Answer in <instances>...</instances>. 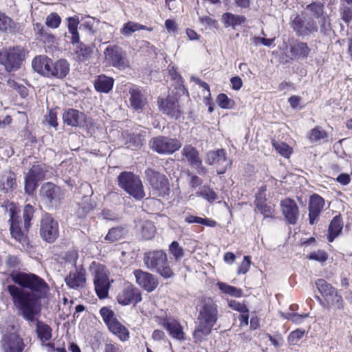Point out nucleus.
Listing matches in <instances>:
<instances>
[{
    "mask_svg": "<svg viewBox=\"0 0 352 352\" xmlns=\"http://www.w3.org/2000/svg\"><path fill=\"white\" fill-rule=\"evenodd\" d=\"M343 219L340 214L336 215L330 223L327 230V239L328 242L332 243L338 236H339L343 229Z\"/></svg>",
    "mask_w": 352,
    "mask_h": 352,
    "instance_id": "obj_29",
    "label": "nucleus"
},
{
    "mask_svg": "<svg viewBox=\"0 0 352 352\" xmlns=\"http://www.w3.org/2000/svg\"><path fill=\"white\" fill-rule=\"evenodd\" d=\"M16 186V175L13 172L8 171L1 176L0 188L5 192L12 191Z\"/></svg>",
    "mask_w": 352,
    "mask_h": 352,
    "instance_id": "obj_38",
    "label": "nucleus"
},
{
    "mask_svg": "<svg viewBox=\"0 0 352 352\" xmlns=\"http://www.w3.org/2000/svg\"><path fill=\"white\" fill-rule=\"evenodd\" d=\"M315 284L321 295V297L316 296V299L323 308L329 309L334 307L339 310L344 309V299L335 287L323 278L317 279Z\"/></svg>",
    "mask_w": 352,
    "mask_h": 352,
    "instance_id": "obj_4",
    "label": "nucleus"
},
{
    "mask_svg": "<svg viewBox=\"0 0 352 352\" xmlns=\"http://www.w3.org/2000/svg\"><path fill=\"white\" fill-rule=\"evenodd\" d=\"M307 316V314H299L297 313H293L289 314V317L287 318V319L292 321L293 322L298 324L301 322L302 319L306 318Z\"/></svg>",
    "mask_w": 352,
    "mask_h": 352,
    "instance_id": "obj_62",
    "label": "nucleus"
},
{
    "mask_svg": "<svg viewBox=\"0 0 352 352\" xmlns=\"http://www.w3.org/2000/svg\"><path fill=\"white\" fill-rule=\"evenodd\" d=\"M340 10L342 19L349 24L352 21V8L347 6H343Z\"/></svg>",
    "mask_w": 352,
    "mask_h": 352,
    "instance_id": "obj_59",
    "label": "nucleus"
},
{
    "mask_svg": "<svg viewBox=\"0 0 352 352\" xmlns=\"http://www.w3.org/2000/svg\"><path fill=\"white\" fill-rule=\"evenodd\" d=\"M33 25L34 32L39 41L48 44H52L54 42V36L50 33L48 27L45 28L39 23H34Z\"/></svg>",
    "mask_w": 352,
    "mask_h": 352,
    "instance_id": "obj_35",
    "label": "nucleus"
},
{
    "mask_svg": "<svg viewBox=\"0 0 352 352\" xmlns=\"http://www.w3.org/2000/svg\"><path fill=\"white\" fill-rule=\"evenodd\" d=\"M100 314L107 327L118 320L114 311L108 307H102L100 310Z\"/></svg>",
    "mask_w": 352,
    "mask_h": 352,
    "instance_id": "obj_47",
    "label": "nucleus"
},
{
    "mask_svg": "<svg viewBox=\"0 0 352 352\" xmlns=\"http://www.w3.org/2000/svg\"><path fill=\"white\" fill-rule=\"evenodd\" d=\"M126 229L124 226H117L111 228L105 236L107 241L110 242L117 241L124 237Z\"/></svg>",
    "mask_w": 352,
    "mask_h": 352,
    "instance_id": "obj_41",
    "label": "nucleus"
},
{
    "mask_svg": "<svg viewBox=\"0 0 352 352\" xmlns=\"http://www.w3.org/2000/svg\"><path fill=\"white\" fill-rule=\"evenodd\" d=\"M206 163L214 166L218 175L224 174L231 167L232 161L228 158L226 149L218 148L209 151L206 155Z\"/></svg>",
    "mask_w": 352,
    "mask_h": 352,
    "instance_id": "obj_11",
    "label": "nucleus"
},
{
    "mask_svg": "<svg viewBox=\"0 0 352 352\" xmlns=\"http://www.w3.org/2000/svg\"><path fill=\"white\" fill-rule=\"evenodd\" d=\"M14 330V327L11 328ZM25 347L23 339L14 331H6L1 339V349L3 352H23Z\"/></svg>",
    "mask_w": 352,
    "mask_h": 352,
    "instance_id": "obj_12",
    "label": "nucleus"
},
{
    "mask_svg": "<svg viewBox=\"0 0 352 352\" xmlns=\"http://www.w3.org/2000/svg\"><path fill=\"white\" fill-rule=\"evenodd\" d=\"M251 265V256H245L243 257V260L240 263L239 266L237 269L238 274H246L250 268Z\"/></svg>",
    "mask_w": 352,
    "mask_h": 352,
    "instance_id": "obj_57",
    "label": "nucleus"
},
{
    "mask_svg": "<svg viewBox=\"0 0 352 352\" xmlns=\"http://www.w3.org/2000/svg\"><path fill=\"white\" fill-rule=\"evenodd\" d=\"M36 333L41 340L45 342L51 338V328L42 322H36Z\"/></svg>",
    "mask_w": 352,
    "mask_h": 352,
    "instance_id": "obj_42",
    "label": "nucleus"
},
{
    "mask_svg": "<svg viewBox=\"0 0 352 352\" xmlns=\"http://www.w3.org/2000/svg\"><path fill=\"white\" fill-rule=\"evenodd\" d=\"M151 148L159 154L170 155L179 151L182 143L177 138L159 135L151 138L149 142Z\"/></svg>",
    "mask_w": 352,
    "mask_h": 352,
    "instance_id": "obj_10",
    "label": "nucleus"
},
{
    "mask_svg": "<svg viewBox=\"0 0 352 352\" xmlns=\"http://www.w3.org/2000/svg\"><path fill=\"white\" fill-rule=\"evenodd\" d=\"M219 317V307L214 301L208 299L202 302L198 313V322L192 332L195 343L202 342L211 333Z\"/></svg>",
    "mask_w": 352,
    "mask_h": 352,
    "instance_id": "obj_3",
    "label": "nucleus"
},
{
    "mask_svg": "<svg viewBox=\"0 0 352 352\" xmlns=\"http://www.w3.org/2000/svg\"><path fill=\"white\" fill-rule=\"evenodd\" d=\"M169 251L175 260H179L184 256V249L176 241H173L169 245Z\"/></svg>",
    "mask_w": 352,
    "mask_h": 352,
    "instance_id": "obj_51",
    "label": "nucleus"
},
{
    "mask_svg": "<svg viewBox=\"0 0 352 352\" xmlns=\"http://www.w3.org/2000/svg\"><path fill=\"white\" fill-rule=\"evenodd\" d=\"M133 274L137 284L148 293L153 292L159 285L157 277L151 273L138 269L133 271Z\"/></svg>",
    "mask_w": 352,
    "mask_h": 352,
    "instance_id": "obj_23",
    "label": "nucleus"
},
{
    "mask_svg": "<svg viewBox=\"0 0 352 352\" xmlns=\"http://www.w3.org/2000/svg\"><path fill=\"white\" fill-rule=\"evenodd\" d=\"M143 261L148 269L156 272L164 278H170L175 275L168 260L167 254L162 250H151L145 252Z\"/></svg>",
    "mask_w": 352,
    "mask_h": 352,
    "instance_id": "obj_5",
    "label": "nucleus"
},
{
    "mask_svg": "<svg viewBox=\"0 0 352 352\" xmlns=\"http://www.w3.org/2000/svg\"><path fill=\"white\" fill-rule=\"evenodd\" d=\"M272 144L275 150L285 158H289L292 153V148L285 142H278L273 140Z\"/></svg>",
    "mask_w": 352,
    "mask_h": 352,
    "instance_id": "obj_44",
    "label": "nucleus"
},
{
    "mask_svg": "<svg viewBox=\"0 0 352 352\" xmlns=\"http://www.w3.org/2000/svg\"><path fill=\"white\" fill-rule=\"evenodd\" d=\"M67 125L89 129L94 126V122L92 118L87 117L84 113L70 109L67 110Z\"/></svg>",
    "mask_w": 352,
    "mask_h": 352,
    "instance_id": "obj_27",
    "label": "nucleus"
},
{
    "mask_svg": "<svg viewBox=\"0 0 352 352\" xmlns=\"http://www.w3.org/2000/svg\"><path fill=\"white\" fill-rule=\"evenodd\" d=\"M328 137L327 133L320 126L311 129L309 133V140L311 142H316Z\"/></svg>",
    "mask_w": 352,
    "mask_h": 352,
    "instance_id": "obj_43",
    "label": "nucleus"
},
{
    "mask_svg": "<svg viewBox=\"0 0 352 352\" xmlns=\"http://www.w3.org/2000/svg\"><path fill=\"white\" fill-rule=\"evenodd\" d=\"M217 102L221 109H232L235 104V102L228 98L226 94H219L217 98Z\"/></svg>",
    "mask_w": 352,
    "mask_h": 352,
    "instance_id": "obj_49",
    "label": "nucleus"
},
{
    "mask_svg": "<svg viewBox=\"0 0 352 352\" xmlns=\"http://www.w3.org/2000/svg\"><path fill=\"white\" fill-rule=\"evenodd\" d=\"M324 205V199L318 194L314 193L310 196L308 206L309 223L310 225H314L318 221Z\"/></svg>",
    "mask_w": 352,
    "mask_h": 352,
    "instance_id": "obj_26",
    "label": "nucleus"
},
{
    "mask_svg": "<svg viewBox=\"0 0 352 352\" xmlns=\"http://www.w3.org/2000/svg\"><path fill=\"white\" fill-rule=\"evenodd\" d=\"M142 235L145 240L153 239L156 232V228L153 222L146 221L144 222L142 226Z\"/></svg>",
    "mask_w": 352,
    "mask_h": 352,
    "instance_id": "obj_46",
    "label": "nucleus"
},
{
    "mask_svg": "<svg viewBox=\"0 0 352 352\" xmlns=\"http://www.w3.org/2000/svg\"><path fill=\"white\" fill-rule=\"evenodd\" d=\"M217 285L222 293L232 297L241 298L243 295V292L241 288L230 285L226 283L218 282Z\"/></svg>",
    "mask_w": 352,
    "mask_h": 352,
    "instance_id": "obj_40",
    "label": "nucleus"
},
{
    "mask_svg": "<svg viewBox=\"0 0 352 352\" xmlns=\"http://www.w3.org/2000/svg\"><path fill=\"white\" fill-rule=\"evenodd\" d=\"M79 22L78 16L67 18V28L69 33L72 34V43L74 45L77 44V50H76V58L80 62H83L90 57L92 50L90 47L87 46L82 43H80L79 34L78 32Z\"/></svg>",
    "mask_w": 352,
    "mask_h": 352,
    "instance_id": "obj_9",
    "label": "nucleus"
},
{
    "mask_svg": "<svg viewBox=\"0 0 352 352\" xmlns=\"http://www.w3.org/2000/svg\"><path fill=\"white\" fill-rule=\"evenodd\" d=\"M61 21V19L56 13H52L46 19V25L48 28H56L58 27Z\"/></svg>",
    "mask_w": 352,
    "mask_h": 352,
    "instance_id": "obj_56",
    "label": "nucleus"
},
{
    "mask_svg": "<svg viewBox=\"0 0 352 352\" xmlns=\"http://www.w3.org/2000/svg\"><path fill=\"white\" fill-rule=\"evenodd\" d=\"M63 195L60 187L52 182H45L40 188L42 201L50 207H56L60 204Z\"/></svg>",
    "mask_w": 352,
    "mask_h": 352,
    "instance_id": "obj_17",
    "label": "nucleus"
},
{
    "mask_svg": "<svg viewBox=\"0 0 352 352\" xmlns=\"http://www.w3.org/2000/svg\"><path fill=\"white\" fill-rule=\"evenodd\" d=\"M6 265L10 267H16L19 265V260L16 256H8L6 258Z\"/></svg>",
    "mask_w": 352,
    "mask_h": 352,
    "instance_id": "obj_64",
    "label": "nucleus"
},
{
    "mask_svg": "<svg viewBox=\"0 0 352 352\" xmlns=\"http://www.w3.org/2000/svg\"><path fill=\"white\" fill-rule=\"evenodd\" d=\"M169 74L171 80L174 81V87L176 90L175 95L183 96L184 94L188 95V91L184 85V80L179 72L175 69V67H171L169 70Z\"/></svg>",
    "mask_w": 352,
    "mask_h": 352,
    "instance_id": "obj_34",
    "label": "nucleus"
},
{
    "mask_svg": "<svg viewBox=\"0 0 352 352\" xmlns=\"http://www.w3.org/2000/svg\"><path fill=\"white\" fill-rule=\"evenodd\" d=\"M34 72L43 76H57L58 67H32Z\"/></svg>",
    "mask_w": 352,
    "mask_h": 352,
    "instance_id": "obj_52",
    "label": "nucleus"
},
{
    "mask_svg": "<svg viewBox=\"0 0 352 352\" xmlns=\"http://www.w3.org/2000/svg\"><path fill=\"white\" fill-rule=\"evenodd\" d=\"M280 207L286 223L296 225L300 215L299 208L296 201L289 197L285 198L280 201Z\"/></svg>",
    "mask_w": 352,
    "mask_h": 352,
    "instance_id": "obj_19",
    "label": "nucleus"
},
{
    "mask_svg": "<svg viewBox=\"0 0 352 352\" xmlns=\"http://www.w3.org/2000/svg\"><path fill=\"white\" fill-rule=\"evenodd\" d=\"M0 31L15 34L20 31L19 23H15L10 17L0 12Z\"/></svg>",
    "mask_w": 352,
    "mask_h": 352,
    "instance_id": "obj_33",
    "label": "nucleus"
},
{
    "mask_svg": "<svg viewBox=\"0 0 352 352\" xmlns=\"http://www.w3.org/2000/svg\"><path fill=\"white\" fill-rule=\"evenodd\" d=\"M109 331L116 336L121 342L128 341L130 338L129 329L118 320L107 327Z\"/></svg>",
    "mask_w": 352,
    "mask_h": 352,
    "instance_id": "obj_32",
    "label": "nucleus"
},
{
    "mask_svg": "<svg viewBox=\"0 0 352 352\" xmlns=\"http://www.w3.org/2000/svg\"><path fill=\"white\" fill-rule=\"evenodd\" d=\"M86 280V270L80 265L67 276V286L76 289H81L85 287Z\"/></svg>",
    "mask_w": 352,
    "mask_h": 352,
    "instance_id": "obj_28",
    "label": "nucleus"
},
{
    "mask_svg": "<svg viewBox=\"0 0 352 352\" xmlns=\"http://www.w3.org/2000/svg\"><path fill=\"white\" fill-rule=\"evenodd\" d=\"M23 47L17 46L0 51V64L3 66H21L25 59Z\"/></svg>",
    "mask_w": 352,
    "mask_h": 352,
    "instance_id": "obj_15",
    "label": "nucleus"
},
{
    "mask_svg": "<svg viewBox=\"0 0 352 352\" xmlns=\"http://www.w3.org/2000/svg\"><path fill=\"white\" fill-rule=\"evenodd\" d=\"M35 208L30 204H26L23 208V217L24 220V228L28 232L31 227V220L34 217Z\"/></svg>",
    "mask_w": 352,
    "mask_h": 352,
    "instance_id": "obj_45",
    "label": "nucleus"
},
{
    "mask_svg": "<svg viewBox=\"0 0 352 352\" xmlns=\"http://www.w3.org/2000/svg\"><path fill=\"white\" fill-rule=\"evenodd\" d=\"M96 294L99 299H105L109 296L111 282L106 267L93 261L90 265Z\"/></svg>",
    "mask_w": 352,
    "mask_h": 352,
    "instance_id": "obj_6",
    "label": "nucleus"
},
{
    "mask_svg": "<svg viewBox=\"0 0 352 352\" xmlns=\"http://www.w3.org/2000/svg\"><path fill=\"white\" fill-rule=\"evenodd\" d=\"M103 352H124L122 346L113 341L109 340L106 342L103 346Z\"/></svg>",
    "mask_w": 352,
    "mask_h": 352,
    "instance_id": "obj_54",
    "label": "nucleus"
},
{
    "mask_svg": "<svg viewBox=\"0 0 352 352\" xmlns=\"http://www.w3.org/2000/svg\"><path fill=\"white\" fill-rule=\"evenodd\" d=\"M144 173L153 195L160 197L169 195L170 185L165 175L151 168H146Z\"/></svg>",
    "mask_w": 352,
    "mask_h": 352,
    "instance_id": "obj_8",
    "label": "nucleus"
},
{
    "mask_svg": "<svg viewBox=\"0 0 352 352\" xmlns=\"http://www.w3.org/2000/svg\"><path fill=\"white\" fill-rule=\"evenodd\" d=\"M142 30L151 32L153 31V28L130 21L124 23L123 27L120 30V34L125 36H129L135 32Z\"/></svg>",
    "mask_w": 352,
    "mask_h": 352,
    "instance_id": "obj_39",
    "label": "nucleus"
},
{
    "mask_svg": "<svg viewBox=\"0 0 352 352\" xmlns=\"http://www.w3.org/2000/svg\"><path fill=\"white\" fill-rule=\"evenodd\" d=\"M118 186L136 200L145 196L144 186L139 176L132 172L123 171L118 177Z\"/></svg>",
    "mask_w": 352,
    "mask_h": 352,
    "instance_id": "obj_7",
    "label": "nucleus"
},
{
    "mask_svg": "<svg viewBox=\"0 0 352 352\" xmlns=\"http://www.w3.org/2000/svg\"><path fill=\"white\" fill-rule=\"evenodd\" d=\"M118 302L121 305H136L142 301V292L134 285L129 282L124 283L116 297Z\"/></svg>",
    "mask_w": 352,
    "mask_h": 352,
    "instance_id": "obj_13",
    "label": "nucleus"
},
{
    "mask_svg": "<svg viewBox=\"0 0 352 352\" xmlns=\"http://www.w3.org/2000/svg\"><path fill=\"white\" fill-rule=\"evenodd\" d=\"M114 79L104 74L98 75L94 80V85L96 91L108 94L113 87Z\"/></svg>",
    "mask_w": 352,
    "mask_h": 352,
    "instance_id": "obj_30",
    "label": "nucleus"
},
{
    "mask_svg": "<svg viewBox=\"0 0 352 352\" xmlns=\"http://www.w3.org/2000/svg\"><path fill=\"white\" fill-rule=\"evenodd\" d=\"M328 253L323 250H318L307 255V258L309 260H313L320 263L326 262L328 260Z\"/></svg>",
    "mask_w": 352,
    "mask_h": 352,
    "instance_id": "obj_50",
    "label": "nucleus"
},
{
    "mask_svg": "<svg viewBox=\"0 0 352 352\" xmlns=\"http://www.w3.org/2000/svg\"><path fill=\"white\" fill-rule=\"evenodd\" d=\"M230 82L232 84V88L234 90H239L243 85L242 80L239 76H234L230 79Z\"/></svg>",
    "mask_w": 352,
    "mask_h": 352,
    "instance_id": "obj_63",
    "label": "nucleus"
},
{
    "mask_svg": "<svg viewBox=\"0 0 352 352\" xmlns=\"http://www.w3.org/2000/svg\"><path fill=\"white\" fill-rule=\"evenodd\" d=\"M11 277L21 287L14 285L7 287L14 307L25 320L34 322L35 316L41 310L40 299L49 291L48 285L43 278L32 273L14 272Z\"/></svg>",
    "mask_w": 352,
    "mask_h": 352,
    "instance_id": "obj_1",
    "label": "nucleus"
},
{
    "mask_svg": "<svg viewBox=\"0 0 352 352\" xmlns=\"http://www.w3.org/2000/svg\"><path fill=\"white\" fill-rule=\"evenodd\" d=\"M8 213L9 217L10 234L13 239L20 243L23 248L28 245V239L27 236L23 232L19 226V216L16 212V208L13 204L8 206Z\"/></svg>",
    "mask_w": 352,
    "mask_h": 352,
    "instance_id": "obj_16",
    "label": "nucleus"
},
{
    "mask_svg": "<svg viewBox=\"0 0 352 352\" xmlns=\"http://www.w3.org/2000/svg\"><path fill=\"white\" fill-rule=\"evenodd\" d=\"M351 181V179L347 173H341L336 178V182L343 186L348 185Z\"/></svg>",
    "mask_w": 352,
    "mask_h": 352,
    "instance_id": "obj_61",
    "label": "nucleus"
},
{
    "mask_svg": "<svg viewBox=\"0 0 352 352\" xmlns=\"http://www.w3.org/2000/svg\"><path fill=\"white\" fill-rule=\"evenodd\" d=\"M105 60L112 66H126V54L118 45H108L104 52Z\"/></svg>",
    "mask_w": 352,
    "mask_h": 352,
    "instance_id": "obj_21",
    "label": "nucleus"
},
{
    "mask_svg": "<svg viewBox=\"0 0 352 352\" xmlns=\"http://www.w3.org/2000/svg\"><path fill=\"white\" fill-rule=\"evenodd\" d=\"M197 195L201 197L210 203H212L218 199L217 192L208 186H203L201 190L197 192Z\"/></svg>",
    "mask_w": 352,
    "mask_h": 352,
    "instance_id": "obj_48",
    "label": "nucleus"
},
{
    "mask_svg": "<svg viewBox=\"0 0 352 352\" xmlns=\"http://www.w3.org/2000/svg\"><path fill=\"white\" fill-rule=\"evenodd\" d=\"M157 104L160 111L171 119L178 120L182 115L176 95H168L166 98L159 97Z\"/></svg>",
    "mask_w": 352,
    "mask_h": 352,
    "instance_id": "obj_14",
    "label": "nucleus"
},
{
    "mask_svg": "<svg viewBox=\"0 0 352 352\" xmlns=\"http://www.w3.org/2000/svg\"><path fill=\"white\" fill-rule=\"evenodd\" d=\"M291 28L298 37L314 36L319 32L327 36L331 32V19L325 12L324 3L313 1L300 14L291 18Z\"/></svg>",
    "mask_w": 352,
    "mask_h": 352,
    "instance_id": "obj_2",
    "label": "nucleus"
},
{
    "mask_svg": "<svg viewBox=\"0 0 352 352\" xmlns=\"http://www.w3.org/2000/svg\"><path fill=\"white\" fill-rule=\"evenodd\" d=\"M160 324L167 331L168 335L172 338L178 340H184L186 339L184 328L177 319L167 316L162 318Z\"/></svg>",
    "mask_w": 352,
    "mask_h": 352,
    "instance_id": "obj_22",
    "label": "nucleus"
},
{
    "mask_svg": "<svg viewBox=\"0 0 352 352\" xmlns=\"http://www.w3.org/2000/svg\"><path fill=\"white\" fill-rule=\"evenodd\" d=\"M43 169L39 165L33 166L26 173L25 177V192L28 195H33L38 182L43 177Z\"/></svg>",
    "mask_w": 352,
    "mask_h": 352,
    "instance_id": "obj_24",
    "label": "nucleus"
},
{
    "mask_svg": "<svg viewBox=\"0 0 352 352\" xmlns=\"http://www.w3.org/2000/svg\"><path fill=\"white\" fill-rule=\"evenodd\" d=\"M310 52L307 44L302 41H298L290 47L291 58L302 60L306 58Z\"/></svg>",
    "mask_w": 352,
    "mask_h": 352,
    "instance_id": "obj_31",
    "label": "nucleus"
},
{
    "mask_svg": "<svg viewBox=\"0 0 352 352\" xmlns=\"http://www.w3.org/2000/svg\"><path fill=\"white\" fill-rule=\"evenodd\" d=\"M246 21V17L243 15L234 14L231 12H226L222 15V22L226 28L231 27L233 29L238 25L243 24Z\"/></svg>",
    "mask_w": 352,
    "mask_h": 352,
    "instance_id": "obj_37",
    "label": "nucleus"
},
{
    "mask_svg": "<svg viewBox=\"0 0 352 352\" xmlns=\"http://www.w3.org/2000/svg\"><path fill=\"white\" fill-rule=\"evenodd\" d=\"M254 204L257 210L264 216L265 218H274L275 210L274 207L267 204L265 197L256 196Z\"/></svg>",
    "mask_w": 352,
    "mask_h": 352,
    "instance_id": "obj_36",
    "label": "nucleus"
},
{
    "mask_svg": "<svg viewBox=\"0 0 352 352\" xmlns=\"http://www.w3.org/2000/svg\"><path fill=\"white\" fill-rule=\"evenodd\" d=\"M52 60L50 58L44 55H40L32 60V66H50Z\"/></svg>",
    "mask_w": 352,
    "mask_h": 352,
    "instance_id": "obj_58",
    "label": "nucleus"
},
{
    "mask_svg": "<svg viewBox=\"0 0 352 352\" xmlns=\"http://www.w3.org/2000/svg\"><path fill=\"white\" fill-rule=\"evenodd\" d=\"M40 234L48 243L54 242L58 236V225L50 214H45L41 221Z\"/></svg>",
    "mask_w": 352,
    "mask_h": 352,
    "instance_id": "obj_18",
    "label": "nucleus"
},
{
    "mask_svg": "<svg viewBox=\"0 0 352 352\" xmlns=\"http://www.w3.org/2000/svg\"><path fill=\"white\" fill-rule=\"evenodd\" d=\"M305 330L296 329L292 331L288 336V342L290 345L296 344L305 335Z\"/></svg>",
    "mask_w": 352,
    "mask_h": 352,
    "instance_id": "obj_53",
    "label": "nucleus"
},
{
    "mask_svg": "<svg viewBox=\"0 0 352 352\" xmlns=\"http://www.w3.org/2000/svg\"><path fill=\"white\" fill-rule=\"evenodd\" d=\"M182 155L184 157L188 164L195 167L199 175H205L207 173V168L203 166L198 150L191 144H187L182 150Z\"/></svg>",
    "mask_w": 352,
    "mask_h": 352,
    "instance_id": "obj_20",
    "label": "nucleus"
},
{
    "mask_svg": "<svg viewBox=\"0 0 352 352\" xmlns=\"http://www.w3.org/2000/svg\"><path fill=\"white\" fill-rule=\"evenodd\" d=\"M130 107L135 111H142L147 104L145 90L137 85H133L129 90Z\"/></svg>",
    "mask_w": 352,
    "mask_h": 352,
    "instance_id": "obj_25",
    "label": "nucleus"
},
{
    "mask_svg": "<svg viewBox=\"0 0 352 352\" xmlns=\"http://www.w3.org/2000/svg\"><path fill=\"white\" fill-rule=\"evenodd\" d=\"M78 258V252L75 249L70 250L67 252V263L76 267V261Z\"/></svg>",
    "mask_w": 352,
    "mask_h": 352,
    "instance_id": "obj_60",
    "label": "nucleus"
},
{
    "mask_svg": "<svg viewBox=\"0 0 352 352\" xmlns=\"http://www.w3.org/2000/svg\"><path fill=\"white\" fill-rule=\"evenodd\" d=\"M228 307L232 310L237 311L240 313L249 312V310L244 302H240L236 300H229Z\"/></svg>",
    "mask_w": 352,
    "mask_h": 352,
    "instance_id": "obj_55",
    "label": "nucleus"
}]
</instances>
